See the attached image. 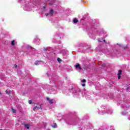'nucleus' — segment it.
I'll use <instances>...</instances> for the list:
<instances>
[{
	"label": "nucleus",
	"mask_w": 130,
	"mask_h": 130,
	"mask_svg": "<svg viewBox=\"0 0 130 130\" xmlns=\"http://www.w3.org/2000/svg\"><path fill=\"white\" fill-rule=\"evenodd\" d=\"M46 99L47 101H48V102L51 104H52V103H53V99L50 100L49 98H47Z\"/></svg>",
	"instance_id": "f257e3e1"
},
{
	"label": "nucleus",
	"mask_w": 130,
	"mask_h": 130,
	"mask_svg": "<svg viewBox=\"0 0 130 130\" xmlns=\"http://www.w3.org/2000/svg\"><path fill=\"white\" fill-rule=\"evenodd\" d=\"M49 16H50L51 17L53 16V14H54V12H53V10L51 9L50 10V12H49Z\"/></svg>",
	"instance_id": "f03ea898"
},
{
	"label": "nucleus",
	"mask_w": 130,
	"mask_h": 130,
	"mask_svg": "<svg viewBox=\"0 0 130 130\" xmlns=\"http://www.w3.org/2000/svg\"><path fill=\"white\" fill-rule=\"evenodd\" d=\"M75 68L76 69H78L79 68V70H82V68H81V66L79 63H76Z\"/></svg>",
	"instance_id": "7ed1b4c3"
},
{
	"label": "nucleus",
	"mask_w": 130,
	"mask_h": 130,
	"mask_svg": "<svg viewBox=\"0 0 130 130\" xmlns=\"http://www.w3.org/2000/svg\"><path fill=\"white\" fill-rule=\"evenodd\" d=\"M24 126L27 129H29L30 128V124H24Z\"/></svg>",
	"instance_id": "20e7f679"
},
{
	"label": "nucleus",
	"mask_w": 130,
	"mask_h": 130,
	"mask_svg": "<svg viewBox=\"0 0 130 130\" xmlns=\"http://www.w3.org/2000/svg\"><path fill=\"white\" fill-rule=\"evenodd\" d=\"M36 108H37L38 110H39V109H42V108H41V106L40 105H38V106H35Z\"/></svg>",
	"instance_id": "39448f33"
},
{
	"label": "nucleus",
	"mask_w": 130,
	"mask_h": 130,
	"mask_svg": "<svg viewBox=\"0 0 130 130\" xmlns=\"http://www.w3.org/2000/svg\"><path fill=\"white\" fill-rule=\"evenodd\" d=\"M78 22H79V20H78V19H77V18H74L73 19V23H74L75 24L78 23Z\"/></svg>",
	"instance_id": "423d86ee"
},
{
	"label": "nucleus",
	"mask_w": 130,
	"mask_h": 130,
	"mask_svg": "<svg viewBox=\"0 0 130 130\" xmlns=\"http://www.w3.org/2000/svg\"><path fill=\"white\" fill-rule=\"evenodd\" d=\"M52 127L53 128H56V127H57V125L55 123H54V125H52Z\"/></svg>",
	"instance_id": "0eeeda50"
},
{
	"label": "nucleus",
	"mask_w": 130,
	"mask_h": 130,
	"mask_svg": "<svg viewBox=\"0 0 130 130\" xmlns=\"http://www.w3.org/2000/svg\"><path fill=\"white\" fill-rule=\"evenodd\" d=\"M57 60L58 61V62H59V63H60V62H61V59H60V58H59V57H58L57 58Z\"/></svg>",
	"instance_id": "6e6552de"
},
{
	"label": "nucleus",
	"mask_w": 130,
	"mask_h": 130,
	"mask_svg": "<svg viewBox=\"0 0 130 130\" xmlns=\"http://www.w3.org/2000/svg\"><path fill=\"white\" fill-rule=\"evenodd\" d=\"M122 72V71L119 70V73L117 74L118 76H120L121 75Z\"/></svg>",
	"instance_id": "1a4fd4ad"
},
{
	"label": "nucleus",
	"mask_w": 130,
	"mask_h": 130,
	"mask_svg": "<svg viewBox=\"0 0 130 130\" xmlns=\"http://www.w3.org/2000/svg\"><path fill=\"white\" fill-rule=\"evenodd\" d=\"M11 45H12V46H14L15 45V40H13L11 42Z\"/></svg>",
	"instance_id": "9d476101"
},
{
	"label": "nucleus",
	"mask_w": 130,
	"mask_h": 130,
	"mask_svg": "<svg viewBox=\"0 0 130 130\" xmlns=\"http://www.w3.org/2000/svg\"><path fill=\"white\" fill-rule=\"evenodd\" d=\"M11 110H12V112L13 113H16V112H17V111H16V110H15V109H11Z\"/></svg>",
	"instance_id": "9b49d317"
},
{
	"label": "nucleus",
	"mask_w": 130,
	"mask_h": 130,
	"mask_svg": "<svg viewBox=\"0 0 130 130\" xmlns=\"http://www.w3.org/2000/svg\"><path fill=\"white\" fill-rule=\"evenodd\" d=\"M49 5L50 6H52V5H53V2H49Z\"/></svg>",
	"instance_id": "f8f14e48"
},
{
	"label": "nucleus",
	"mask_w": 130,
	"mask_h": 130,
	"mask_svg": "<svg viewBox=\"0 0 130 130\" xmlns=\"http://www.w3.org/2000/svg\"><path fill=\"white\" fill-rule=\"evenodd\" d=\"M35 64H36V66H38V61H36L35 62Z\"/></svg>",
	"instance_id": "ddd939ff"
},
{
	"label": "nucleus",
	"mask_w": 130,
	"mask_h": 130,
	"mask_svg": "<svg viewBox=\"0 0 130 130\" xmlns=\"http://www.w3.org/2000/svg\"><path fill=\"white\" fill-rule=\"evenodd\" d=\"M28 103H29V104H32V100H29L28 101Z\"/></svg>",
	"instance_id": "4468645a"
},
{
	"label": "nucleus",
	"mask_w": 130,
	"mask_h": 130,
	"mask_svg": "<svg viewBox=\"0 0 130 130\" xmlns=\"http://www.w3.org/2000/svg\"><path fill=\"white\" fill-rule=\"evenodd\" d=\"M81 82H82V83H86V80L85 79H83L81 81Z\"/></svg>",
	"instance_id": "2eb2a0df"
},
{
	"label": "nucleus",
	"mask_w": 130,
	"mask_h": 130,
	"mask_svg": "<svg viewBox=\"0 0 130 130\" xmlns=\"http://www.w3.org/2000/svg\"><path fill=\"white\" fill-rule=\"evenodd\" d=\"M102 67L103 68H105V67H106V65L105 64H102Z\"/></svg>",
	"instance_id": "dca6fc26"
},
{
	"label": "nucleus",
	"mask_w": 130,
	"mask_h": 130,
	"mask_svg": "<svg viewBox=\"0 0 130 130\" xmlns=\"http://www.w3.org/2000/svg\"><path fill=\"white\" fill-rule=\"evenodd\" d=\"M14 67L15 68V69H17V68H18V66H17V64H15Z\"/></svg>",
	"instance_id": "f3484780"
},
{
	"label": "nucleus",
	"mask_w": 130,
	"mask_h": 130,
	"mask_svg": "<svg viewBox=\"0 0 130 130\" xmlns=\"http://www.w3.org/2000/svg\"><path fill=\"white\" fill-rule=\"evenodd\" d=\"M121 78V76H120V75H118V79H120Z\"/></svg>",
	"instance_id": "a211bd4d"
},
{
	"label": "nucleus",
	"mask_w": 130,
	"mask_h": 130,
	"mask_svg": "<svg viewBox=\"0 0 130 130\" xmlns=\"http://www.w3.org/2000/svg\"><path fill=\"white\" fill-rule=\"evenodd\" d=\"M5 92L6 93V94H9V91H8V90H6Z\"/></svg>",
	"instance_id": "6ab92c4d"
},
{
	"label": "nucleus",
	"mask_w": 130,
	"mask_h": 130,
	"mask_svg": "<svg viewBox=\"0 0 130 130\" xmlns=\"http://www.w3.org/2000/svg\"><path fill=\"white\" fill-rule=\"evenodd\" d=\"M35 109H36V108L35 107V106L33 108V110L34 111H35Z\"/></svg>",
	"instance_id": "aec40b11"
},
{
	"label": "nucleus",
	"mask_w": 130,
	"mask_h": 130,
	"mask_svg": "<svg viewBox=\"0 0 130 130\" xmlns=\"http://www.w3.org/2000/svg\"><path fill=\"white\" fill-rule=\"evenodd\" d=\"M46 16H49V13H46Z\"/></svg>",
	"instance_id": "412c9836"
},
{
	"label": "nucleus",
	"mask_w": 130,
	"mask_h": 130,
	"mask_svg": "<svg viewBox=\"0 0 130 130\" xmlns=\"http://www.w3.org/2000/svg\"><path fill=\"white\" fill-rule=\"evenodd\" d=\"M82 87H85V86H86V84H82Z\"/></svg>",
	"instance_id": "4be33fe9"
},
{
	"label": "nucleus",
	"mask_w": 130,
	"mask_h": 130,
	"mask_svg": "<svg viewBox=\"0 0 130 130\" xmlns=\"http://www.w3.org/2000/svg\"><path fill=\"white\" fill-rule=\"evenodd\" d=\"M47 51V48H46L44 49V51Z\"/></svg>",
	"instance_id": "5701e85b"
},
{
	"label": "nucleus",
	"mask_w": 130,
	"mask_h": 130,
	"mask_svg": "<svg viewBox=\"0 0 130 130\" xmlns=\"http://www.w3.org/2000/svg\"><path fill=\"white\" fill-rule=\"evenodd\" d=\"M117 45H120V44L117 43Z\"/></svg>",
	"instance_id": "b1692460"
},
{
	"label": "nucleus",
	"mask_w": 130,
	"mask_h": 130,
	"mask_svg": "<svg viewBox=\"0 0 130 130\" xmlns=\"http://www.w3.org/2000/svg\"><path fill=\"white\" fill-rule=\"evenodd\" d=\"M125 48H126V47H124V48H123V49H125Z\"/></svg>",
	"instance_id": "393cba45"
},
{
	"label": "nucleus",
	"mask_w": 130,
	"mask_h": 130,
	"mask_svg": "<svg viewBox=\"0 0 130 130\" xmlns=\"http://www.w3.org/2000/svg\"><path fill=\"white\" fill-rule=\"evenodd\" d=\"M44 9H45V7H43Z\"/></svg>",
	"instance_id": "a878e982"
},
{
	"label": "nucleus",
	"mask_w": 130,
	"mask_h": 130,
	"mask_svg": "<svg viewBox=\"0 0 130 130\" xmlns=\"http://www.w3.org/2000/svg\"><path fill=\"white\" fill-rule=\"evenodd\" d=\"M104 42H105V40H104Z\"/></svg>",
	"instance_id": "bb28decb"
},
{
	"label": "nucleus",
	"mask_w": 130,
	"mask_h": 130,
	"mask_svg": "<svg viewBox=\"0 0 130 130\" xmlns=\"http://www.w3.org/2000/svg\"><path fill=\"white\" fill-rule=\"evenodd\" d=\"M47 130H50V129H47Z\"/></svg>",
	"instance_id": "cd10ccee"
}]
</instances>
